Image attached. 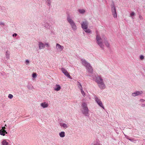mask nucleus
Returning a JSON list of instances; mask_svg holds the SVG:
<instances>
[{
	"label": "nucleus",
	"mask_w": 145,
	"mask_h": 145,
	"mask_svg": "<svg viewBox=\"0 0 145 145\" xmlns=\"http://www.w3.org/2000/svg\"><path fill=\"white\" fill-rule=\"evenodd\" d=\"M88 24V22L86 21H85L83 22L81 24L82 27L86 32L91 33V31L89 29H87Z\"/></svg>",
	"instance_id": "nucleus-1"
},
{
	"label": "nucleus",
	"mask_w": 145,
	"mask_h": 145,
	"mask_svg": "<svg viewBox=\"0 0 145 145\" xmlns=\"http://www.w3.org/2000/svg\"><path fill=\"white\" fill-rule=\"evenodd\" d=\"M81 61L83 65L86 67L87 69L88 70L89 72L91 73L92 72L93 69L92 67L90 65V64L85 60L82 59Z\"/></svg>",
	"instance_id": "nucleus-2"
},
{
	"label": "nucleus",
	"mask_w": 145,
	"mask_h": 145,
	"mask_svg": "<svg viewBox=\"0 0 145 145\" xmlns=\"http://www.w3.org/2000/svg\"><path fill=\"white\" fill-rule=\"evenodd\" d=\"M96 38L97 43L101 48H103L104 47V45L102 42V39L99 35L97 33Z\"/></svg>",
	"instance_id": "nucleus-3"
},
{
	"label": "nucleus",
	"mask_w": 145,
	"mask_h": 145,
	"mask_svg": "<svg viewBox=\"0 0 145 145\" xmlns=\"http://www.w3.org/2000/svg\"><path fill=\"white\" fill-rule=\"evenodd\" d=\"M100 80V81L98 80L97 81V83L98 84V86L101 89H104L105 88V85L103 82V80L101 79L100 78H98Z\"/></svg>",
	"instance_id": "nucleus-4"
},
{
	"label": "nucleus",
	"mask_w": 145,
	"mask_h": 145,
	"mask_svg": "<svg viewBox=\"0 0 145 145\" xmlns=\"http://www.w3.org/2000/svg\"><path fill=\"white\" fill-rule=\"evenodd\" d=\"M111 11L112 13V14L114 18H117V14L116 7L114 5H113L112 7L111 8Z\"/></svg>",
	"instance_id": "nucleus-5"
},
{
	"label": "nucleus",
	"mask_w": 145,
	"mask_h": 145,
	"mask_svg": "<svg viewBox=\"0 0 145 145\" xmlns=\"http://www.w3.org/2000/svg\"><path fill=\"white\" fill-rule=\"evenodd\" d=\"M95 99L96 101L97 102V103L99 105V106L104 109V107L101 101V99L95 96Z\"/></svg>",
	"instance_id": "nucleus-6"
},
{
	"label": "nucleus",
	"mask_w": 145,
	"mask_h": 145,
	"mask_svg": "<svg viewBox=\"0 0 145 145\" xmlns=\"http://www.w3.org/2000/svg\"><path fill=\"white\" fill-rule=\"evenodd\" d=\"M61 71L63 73L65 76L70 78H72L71 77L69 73L64 68H62L61 69Z\"/></svg>",
	"instance_id": "nucleus-7"
},
{
	"label": "nucleus",
	"mask_w": 145,
	"mask_h": 145,
	"mask_svg": "<svg viewBox=\"0 0 145 145\" xmlns=\"http://www.w3.org/2000/svg\"><path fill=\"white\" fill-rule=\"evenodd\" d=\"M89 109L88 108H86L83 109L82 113L83 114L85 115L86 116H88L89 114Z\"/></svg>",
	"instance_id": "nucleus-8"
},
{
	"label": "nucleus",
	"mask_w": 145,
	"mask_h": 145,
	"mask_svg": "<svg viewBox=\"0 0 145 145\" xmlns=\"http://www.w3.org/2000/svg\"><path fill=\"white\" fill-rule=\"evenodd\" d=\"M56 48L59 50L60 51H62L64 48V47L63 46H61L58 43L56 44Z\"/></svg>",
	"instance_id": "nucleus-9"
},
{
	"label": "nucleus",
	"mask_w": 145,
	"mask_h": 145,
	"mask_svg": "<svg viewBox=\"0 0 145 145\" xmlns=\"http://www.w3.org/2000/svg\"><path fill=\"white\" fill-rule=\"evenodd\" d=\"M142 91H137L132 93V96L134 97L136 96L142 94Z\"/></svg>",
	"instance_id": "nucleus-10"
},
{
	"label": "nucleus",
	"mask_w": 145,
	"mask_h": 145,
	"mask_svg": "<svg viewBox=\"0 0 145 145\" xmlns=\"http://www.w3.org/2000/svg\"><path fill=\"white\" fill-rule=\"evenodd\" d=\"M7 132L5 130L1 129L0 130V134L3 136H5V133L7 134Z\"/></svg>",
	"instance_id": "nucleus-11"
},
{
	"label": "nucleus",
	"mask_w": 145,
	"mask_h": 145,
	"mask_svg": "<svg viewBox=\"0 0 145 145\" xmlns=\"http://www.w3.org/2000/svg\"><path fill=\"white\" fill-rule=\"evenodd\" d=\"M41 106L43 108H45L47 107L48 106V105L47 103H46V102H44L40 104Z\"/></svg>",
	"instance_id": "nucleus-12"
},
{
	"label": "nucleus",
	"mask_w": 145,
	"mask_h": 145,
	"mask_svg": "<svg viewBox=\"0 0 145 145\" xmlns=\"http://www.w3.org/2000/svg\"><path fill=\"white\" fill-rule=\"evenodd\" d=\"M60 125L61 127H63L64 129H66L69 127L67 124L65 123H60Z\"/></svg>",
	"instance_id": "nucleus-13"
},
{
	"label": "nucleus",
	"mask_w": 145,
	"mask_h": 145,
	"mask_svg": "<svg viewBox=\"0 0 145 145\" xmlns=\"http://www.w3.org/2000/svg\"><path fill=\"white\" fill-rule=\"evenodd\" d=\"M56 87L55 88H54V89L55 90L57 91H59V90L61 88L60 86L59 85H57V84L56 85Z\"/></svg>",
	"instance_id": "nucleus-14"
},
{
	"label": "nucleus",
	"mask_w": 145,
	"mask_h": 145,
	"mask_svg": "<svg viewBox=\"0 0 145 145\" xmlns=\"http://www.w3.org/2000/svg\"><path fill=\"white\" fill-rule=\"evenodd\" d=\"M39 47L40 49H42L44 47L45 45L42 42H39Z\"/></svg>",
	"instance_id": "nucleus-15"
},
{
	"label": "nucleus",
	"mask_w": 145,
	"mask_h": 145,
	"mask_svg": "<svg viewBox=\"0 0 145 145\" xmlns=\"http://www.w3.org/2000/svg\"><path fill=\"white\" fill-rule=\"evenodd\" d=\"M67 20L70 24H71L74 23L72 20L69 17L67 18Z\"/></svg>",
	"instance_id": "nucleus-16"
},
{
	"label": "nucleus",
	"mask_w": 145,
	"mask_h": 145,
	"mask_svg": "<svg viewBox=\"0 0 145 145\" xmlns=\"http://www.w3.org/2000/svg\"><path fill=\"white\" fill-rule=\"evenodd\" d=\"M73 29L76 30V26L75 23H74L71 24Z\"/></svg>",
	"instance_id": "nucleus-17"
},
{
	"label": "nucleus",
	"mask_w": 145,
	"mask_h": 145,
	"mask_svg": "<svg viewBox=\"0 0 145 145\" xmlns=\"http://www.w3.org/2000/svg\"><path fill=\"white\" fill-rule=\"evenodd\" d=\"M82 106L83 108V109L86 108H88L87 107V104L85 103H83L82 104Z\"/></svg>",
	"instance_id": "nucleus-18"
},
{
	"label": "nucleus",
	"mask_w": 145,
	"mask_h": 145,
	"mask_svg": "<svg viewBox=\"0 0 145 145\" xmlns=\"http://www.w3.org/2000/svg\"><path fill=\"white\" fill-rule=\"evenodd\" d=\"M60 136L61 137H63L65 136V133L64 131L61 132L59 134Z\"/></svg>",
	"instance_id": "nucleus-19"
},
{
	"label": "nucleus",
	"mask_w": 145,
	"mask_h": 145,
	"mask_svg": "<svg viewBox=\"0 0 145 145\" xmlns=\"http://www.w3.org/2000/svg\"><path fill=\"white\" fill-rule=\"evenodd\" d=\"M3 145H9L8 143L5 140H4L2 142Z\"/></svg>",
	"instance_id": "nucleus-20"
},
{
	"label": "nucleus",
	"mask_w": 145,
	"mask_h": 145,
	"mask_svg": "<svg viewBox=\"0 0 145 145\" xmlns=\"http://www.w3.org/2000/svg\"><path fill=\"white\" fill-rule=\"evenodd\" d=\"M78 11L80 13L83 14L85 12V10L84 9H79Z\"/></svg>",
	"instance_id": "nucleus-21"
},
{
	"label": "nucleus",
	"mask_w": 145,
	"mask_h": 145,
	"mask_svg": "<svg viewBox=\"0 0 145 145\" xmlns=\"http://www.w3.org/2000/svg\"><path fill=\"white\" fill-rule=\"evenodd\" d=\"M78 86L79 88L80 89V90H81V89H82V86L80 83L79 82H78Z\"/></svg>",
	"instance_id": "nucleus-22"
},
{
	"label": "nucleus",
	"mask_w": 145,
	"mask_h": 145,
	"mask_svg": "<svg viewBox=\"0 0 145 145\" xmlns=\"http://www.w3.org/2000/svg\"><path fill=\"white\" fill-rule=\"evenodd\" d=\"M10 55V53L8 51H7L6 52V56L8 58L9 57V56Z\"/></svg>",
	"instance_id": "nucleus-23"
},
{
	"label": "nucleus",
	"mask_w": 145,
	"mask_h": 145,
	"mask_svg": "<svg viewBox=\"0 0 145 145\" xmlns=\"http://www.w3.org/2000/svg\"><path fill=\"white\" fill-rule=\"evenodd\" d=\"M96 77V79L95 80V81L97 82V80H98V81H100V80L99 79H98V78H100L101 79H102V78L100 76H97Z\"/></svg>",
	"instance_id": "nucleus-24"
},
{
	"label": "nucleus",
	"mask_w": 145,
	"mask_h": 145,
	"mask_svg": "<svg viewBox=\"0 0 145 145\" xmlns=\"http://www.w3.org/2000/svg\"><path fill=\"white\" fill-rule=\"evenodd\" d=\"M81 93L82 94V95L84 96L85 95V93L84 91L83 90V89H81Z\"/></svg>",
	"instance_id": "nucleus-25"
},
{
	"label": "nucleus",
	"mask_w": 145,
	"mask_h": 145,
	"mask_svg": "<svg viewBox=\"0 0 145 145\" xmlns=\"http://www.w3.org/2000/svg\"><path fill=\"white\" fill-rule=\"evenodd\" d=\"M105 44L107 47H109V44L107 42H105Z\"/></svg>",
	"instance_id": "nucleus-26"
},
{
	"label": "nucleus",
	"mask_w": 145,
	"mask_h": 145,
	"mask_svg": "<svg viewBox=\"0 0 145 145\" xmlns=\"http://www.w3.org/2000/svg\"><path fill=\"white\" fill-rule=\"evenodd\" d=\"M37 76V74L36 73H34L32 74V76L33 78H35Z\"/></svg>",
	"instance_id": "nucleus-27"
},
{
	"label": "nucleus",
	"mask_w": 145,
	"mask_h": 145,
	"mask_svg": "<svg viewBox=\"0 0 145 145\" xmlns=\"http://www.w3.org/2000/svg\"><path fill=\"white\" fill-rule=\"evenodd\" d=\"M13 97V96L12 95L10 94H9L8 96V97L10 99L12 98Z\"/></svg>",
	"instance_id": "nucleus-28"
},
{
	"label": "nucleus",
	"mask_w": 145,
	"mask_h": 145,
	"mask_svg": "<svg viewBox=\"0 0 145 145\" xmlns=\"http://www.w3.org/2000/svg\"><path fill=\"white\" fill-rule=\"evenodd\" d=\"M135 13L133 12H132L131 13H130V16H131V17H132V16H134V15H135Z\"/></svg>",
	"instance_id": "nucleus-29"
},
{
	"label": "nucleus",
	"mask_w": 145,
	"mask_h": 145,
	"mask_svg": "<svg viewBox=\"0 0 145 145\" xmlns=\"http://www.w3.org/2000/svg\"><path fill=\"white\" fill-rule=\"evenodd\" d=\"M144 58V57L142 55H141L140 56V59H141V60H142Z\"/></svg>",
	"instance_id": "nucleus-30"
},
{
	"label": "nucleus",
	"mask_w": 145,
	"mask_h": 145,
	"mask_svg": "<svg viewBox=\"0 0 145 145\" xmlns=\"http://www.w3.org/2000/svg\"><path fill=\"white\" fill-rule=\"evenodd\" d=\"M139 18L140 19V20H142V16L140 15L139 16Z\"/></svg>",
	"instance_id": "nucleus-31"
},
{
	"label": "nucleus",
	"mask_w": 145,
	"mask_h": 145,
	"mask_svg": "<svg viewBox=\"0 0 145 145\" xmlns=\"http://www.w3.org/2000/svg\"><path fill=\"white\" fill-rule=\"evenodd\" d=\"M0 25H4V24L3 22H0Z\"/></svg>",
	"instance_id": "nucleus-32"
},
{
	"label": "nucleus",
	"mask_w": 145,
	"mask_h": 145,
	"mask_svg": "<svg viewBox=\"0 0 145 145\" xmlns=\"http://www.w3.org/2000/svg\"><path fill=\"white\" fill-rule=\"evenodd\" d=\"M17 35V34H16V33H14V34H13L12 36L13 37H14V36H15V37H16Z\"/></svg>",
	"instance_id": "nucleus-33"
},
{
	"label": "nucleus",
	"mask_w": 145,
	"mask_h": 145,
	"mask_svg": "<svg viewBox=\"0 0 145 145\" xmlns=\"http://www.w3.org/2000/svg\"><path fill=\"white\" fill-rule=\"evenodd\" d=\"M6 129L5 127H2V128L1 129L5 130Z\"/></svg>",
	"instance_id": "nucleus-34"
},
{
	"label": "nucleus",
	"mask_w": 145,
	"mask_h": 145,
	"mask_svg": "<svg viewBox=\"0 0 145 145\" xmlns=\"http://www.w3.org/2000/svg\"><path fill=\"white\" fill-rule=\"evenodd\" d=\"M26 62L27 63H29V61L28 60H26Z\"/></svg>",
	"instance_id": "nucleus-35"
},
{
	"label": "nucleus",
	"mask_w": 145,
	"mask_h": 145,
	"mask_svg": "<svg viewBox=\"0 0 145 145\" xmlns=\"http://www.w3.org/2000/svg\"><path fill=\"white\" fill-rule=\"evenodd\" d=\"M45 44L46 45H47V46H49L48 44H47V43H46V44Z\"/></svg>",
	"instance_id": "nucleus-36"
},
{
	"label": "nucleus",
	"mask_w": 145,
	"mask_h": 145,
	"mask_svg": "<svg viewBox=\"0 0 145 145\" xmlns=\"http://www.w3.org/2000/svg\"><path fill=\"white\" fill-rule=\"evenodd\" d=\"M127 139H129V140H130V141H132V140H131V139L128 138H127Z\"/></svg>",
	"instance_id": "nucleus-37"
},
{
	"label": "nucleus",
	"mask_w": 145,
	"mask_h": 145,
	"mask_svg": "<svg viewBox=\"0 0 145 145\" xmlns=\"http://www.w3.org/2000/svg\"><path fill=\"white\" fill-rule=\"evenodd\" d=\"M5 126H7V125H6V124H5Z\"/></svg>",
	"instance_id": "nucleus-38"
}]
</instances>
